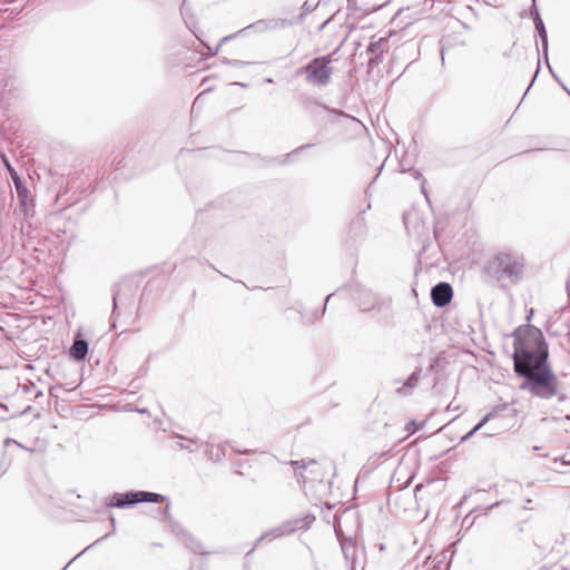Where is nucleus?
<instances>
[{"label": "nucleus", "instance_id": "f257e3e1", "mask_svg": "<svg viewBox=\"0 0 570 570\" xmlns=\"http://www.w3.org/2000/svg\"><path fill=\"white\" fill-rule=\"evenodd\" d=\"M548 356V344L540 330L531 328L523 338H515L513 363L514 372L524 379L521 389L543 400L558 396L562 401L564 395H559L560 383Z\"/></svg>", "mask_w": 570, "mask_h": 570}, {"label": "nucleus", "instance_id": "f03ea898", "mask_svg": "<svg viewBox=\"0 0 570 570\" xmlns=\"http://www.w3.org/2000/svg\"><path fill=\"white\" fill-rule=\"evenodd\" d=\"M524 257L515 252H500L487 264L489 273L498 279H508L511 283L520 281L524 271Z\"/></svg>", "mask_w": 570, "mask_h": 570}, {"label": "nucleus", "instance_id": "7ed1b4c3", "mask_svg": "<svg viewBox=\"0 0 570 570\" xmlns=\"http://www.w3.org/2000/svg\"><path fill=\"white\" fill-rule=\"evenodd\" d=\"M327 57H317L312 59L303 70L306 73L305 80L314 86L323 87L331 81L333 68Z\"/></svg>", "mask_w": 570, "mask_h": 570}, {"label": "nucleus", "instance_id": "20e7f679", "mask_svg": "<svg viewBox=\"0 0 570 570\" xmlns=\"http://www.w3.org/2000/svg\"><path fill=\"white\" fill-rule=\"evenodd\" d=\"M166 500H167L166 497L158 494V493H154V492L129 491L126 493H115L109 499L108 505L122 509V508H128V507L135 505L140 502L157 503V502H164Z\"/></svg>", "mask_w": 570, "mask_h": 570}, {"label": "nucleus", "instance_id": "39448f33", "mask_svg": "<svg viewBox=\"0 0 570 570\" xmlns=\"http://www.w3.org/2000/svg\"><path fill=\"white\" fill-rule=\"evenodd\" d=\"M354 299L362 312L372 311L380 305L379 297L365 287H357L354 292Z\"/></svg>", "mask_w": 570, "mask_h": 570}, {"label": "nucleus", "instance_id": "423d86ee", "mask_svg": "<svg viewBox=\"0 0 570 570\" xmlns=\"http://www.w3.org/2000/svg\"><path fill=\"white\" fill-rule=\"evenodd\" d=\"M286 26H287V21L283 20V19L258 20V21L247 26L246 28L239 30L238 32L223 38L222 41H227L229 39H233L236 36H238L239 33H243V32H245L248 29H253L256 32H264L266 30L285 28Z\"/></svg>", "mask_w": 570, "mask_h": 570}, {"label": "nucleus", "instance_id": "0eeeda50", "mask_svg": "<svg viewBox=\"0 0 570 570\" xmlns=\"http://www.w3.org/2000/svg\"><path fill=\"white\" fill-rule=\"evenodd\" d=\"M453 296L452 287L449 283L440 282L431 289V299L438 307L448 305Z\"/></svg>", "mask_w": 570, "mask_h": 570}, {"label": "nucleus", "instance_id": "6e6552de", "mask_svg": "<svg viewBox=\"0 0 570 570\" xmlns=\"http://www.w3.org/2000/svg\"><path fill=\"white\" fill-rule=\"evenodd\" d=\"M295 527L289 524V523H284L279 527H276L267 532H265L264 534H262L258 539H257V543L262 542L263 540L265 539H275V538H281L285 534H291L295 531Z\"/></svg>", "mask_w": 570, "mask_h": 570}, {"label": "nucleus", "instance_id": "1a4fd4ad", "mask_svg": "<svg viewBox=\"0 0 570 570\" xmlns=\"http://www.w3.org/2000/svg\"><path fill=\"white\" fill-rule=\"evenodd\" d=\"M70 356L76 361H82L88 353V342L82 338H76L70 347Z\"/></svg>", "mask_w": 570, "mask_h": 570}, {"label": "nucleus", "instance_id": "9d476101", "mask_svg": "<svg viewBox=\"0 0 570 570\" xmlns=\"http://www.w3.org/2000/svg\"><path fill=\"white\" fill-rule=\"evenodd\" d=\"M316 462L313 460H299V461H291V465L294 468L295 474L297 476L298 482L306 483L308 478L301 472V470H306L308 465L315 464Z\"/></svg>", "mask_w": 570, "mask_h": 570}, {"label": "nucleus", "instance_id": "9b49d317", "mask_svg": "<svg viewBox=\"0 0 570 570\" xmlns=\"http://www.w3.org/2000/svg\"><path fill=\"white\" fill-rule=\"evenodd\" d=\"M535 30L538 31V35L540 37L541 43H542V50L546 58H548V35L544 27V23L541 19V17L537 18V22H534Z\"/></svg>", "mask_w": 570, "mask_h": 570}, {"label": "nucleus", "instance_id": "f8f14e48", "mask_svg": "<svg viewBox=\"0 0 570 570\" xmlns=\"http://www.w3.org/2000/svg\"><path fill=\"white\" fill-rule=\"evenodd\" d=\"M387 49V40L385 38H380L376 41H373L368 46V51L374 55L375 57H379L383 55Z\"/></svg>", "mask_w": 570, "mask_h": 570}, {"label": "nucleus", "instance_id": "ddd939ff", "mask_svg": "<svg viewBox=\"0 0 570 570\" xmlns=\"http://www.w3.org/2000/svg\"><path fill=\"white\" fill-rule=\"evenodd\" d=\"M183 541L187 548H189L195 553H205L202 544L194 539L189 533L183 532Z\"/></svg>", "mask_w": 570, "mask_h": 570}, {"label": "nucleus", "instance_id": "4468645a", "mask_svg": "<svg viewBox=\"0 0 570 570\" xmlns=\"http://www.w3.org/2000/svg\"><path fill=\"white\" fill-rule=\"evenodd\" d=\"M420 372H421V368H416L409 377L407 380L405 381L404 383V386L403 387H400L397 389V393L399 394H406L404 392V389L405 387H414L419 381V375H420Z\"/></svg>", "mask_w": 570, "mask_h": 570}, {"label": "nucleus", "instance_id": "2eb2a0df", "mask_svg": "<svg viewBox=\"0 0 570 570\" xmlns=\"http://www.w3.org/2000/svg\"><path fill=\"white\" fill-rule=\"evenodd\" d=\"M492 416V413H488L485 414L481 420L480 422L469 432L466 433L465 435H463L461 438V441H466L469 440L472 435H474L478 431H480L488 422L489 420L491 419Z\"/></svg>", "mask_w": 570, "mask_h": 570}, {"label": "nucleus", "instance_id": "dca6fc26", "mask_svg": "<svg viewBox=\"0 0 570 570\" xmlns=\"http://www.w3.org/2000/svg\"><path fill=\"white\" fill-rule=\"evenodd\" d=\"M226 63H228L235 68H240V67L247 65L248 62L242 61V60H226Z\"/></svg>", "mask_w": 570, "mask_h": 570}, {"label": "nucleus", "instance_id": "f3484780", "mask_svg": "<svg viewBox=\"0 0 570 570\" xmlns=\"http://www.w3.org/2000/svg\"><path fill=\"white\" fill-rule=\"evenodd\" d=\"M163 514H164V519L167 520V521H171V517H170V505L169 503L166 504L164 511H163Z\"/></svg>", "mask_w": 570, "mask_h": 570}, {"label": "nucleus", "instance_id": "a211bd4d", "mask_svg": "<svg viewBox=\"0 0 570 570\" xmlns=\"http://www.w3.org/2000/svg\"><path fill=\"white\" fill-rule=\"evenodd\" d=\"M531 16L533 18V21L537 22V18L540 17L539 11L537 10L535 6L531 8Z\"/></svg>", "mask_w": 570, "mask_h": 570}, {"label": "nucleus", "instance_id": "6ab92c4d", "mask_svg": "<svg viewBox=\"0 0 570 570\" xmlns=\"http://www.w3.org/2000/svg\"><path fill=\"white\" fill-rule=\"evenodd\" d=\"M179 446H180L181 449L188 450L189 452H194V451H195V449H194V448H191L190 445H186V444H184V443H180V444H179Z\"/></svg>", "mask_w": 570, "mask_h": 570}, {"label": "nucleus", "instance_id": "aec40b11", "mask_svg": "<svg viewBox=\"0 0 570 570\" xmlns=\"http://www.w3.org/2000/svg\"><path fill=\"white\" fill-rule=\"evenodd\" d=\"M118 301H119V293H115L114 294V306H115V308L117 307Z\"/></svg>", "mask_w": 570, "mask_h": 570}, {"label": "nucleus", "instance_id": "412c9836", "mask_svg": "<svg viewBox=\"0 0 570 570\" xmlns=\"http://www.w3.org/2000/svg\"><path fill=\"white\" fill-rule=\"evenodd\" d=\"M10 442H13V443H14L16 445H18V446H22L19 442L13 441V440H11V439H7V440L4 441L6 445H8Z\"/></svg>", "mask_w": 570, "mask_h": 570}, {"label": "nucleus", "instance_id": "4be33fe9", "mask_svg": "<svg viewBox=\"0 0 570 570\" xmlns=\"http://www.w3.org/2000/svg\"><path fill=\"white\" fill-rule=\"evenodd\" d=\"M333 296V294H330L326 299H325V305H327V303L330 302L331 297ZM324 308H326V306H324Z\"/></svg>", "mask_w": 570, "mask_h": 570}, {"label": "nucleus", "instance_id": "5701e85b", "mask_svg": "<svg viewBox=\"0 0 570 570\" xmlns=\"http://www.w3.org/2000/svg\"><path fill=\"white\" fill-rule=\"evenodd\" d=\"M494 433H495V432H484V433H483V435H484V436H492V435H494Z\"/></svg>", "mask_w": 570, "mask_h": 570}, {"label": "nucleus", "instance_id": "b1692460", "mask_svg": "<svg viewBox=\"0 0 570 570\" xmlns=\"http://www.w3.org/2000/svg\"><path fill=\"white\" fill-rule=\"evenodd\" d=\"M234 85H236V86H240V87H246V85H245V83H243V82H234Z\"/></svg>", "mask_w": 570, "mask_h": 570}, {"label": "nucleus", "instance_id": "393cba45", "mask_svg": "<svg viewBox=\"0 0 570 570\" xmlns=\"http://www.w3.org/2000/svg\"><path fill=\"white\" fill-rule=\"evenodd\" d=\"M220 455H219V449H217V453H216V460H219Z\"/></svg>", "mask_w": 570, "mask_h": 570}, {"label": "nucleus", "instance_id": "a878e982", "mask_svg": "<svg viewBox=\"0 0 570 570\" xmlns=\"http://www.w3.org/2000/svg\"><path fill=\"white\" fill-rule=\"evenodd\" d=\"M414 422H411L410 428H406V431H410V429H413Z\"/></svg>", "mask_w": 570, "mask_h": 570}, {"label": "nucleus", "instance_id": "bb28decb", "mask_svg": "<svg viewBox=\"0 0 570 570\" xmlns=\"http://www.w3.org/2000/svg\"><path fill=\"white\" fill-rule=\"evenodd\" d=\"M414 422H411L410 428H406V431H410V429H413Z\"/></svg>", "mask_w": 570, "mask_h": 570}, {"label": "nucleus", "instance_id": "cd10ccee", "mask_svg": "<svg viewBox=\"0 0 570 570\" xmlns=\"http://www.w3.org/2000/svg\"><path fill=\"white\" fill-rule=\"evenodd\" d=\"M414 422H411L410 428H406V431H410V429H413Z\"/></svg>", "mask_w": 570, "mask_h": 570}, {"label": "nucleus", "instance_id": "c85d7f7f", "mask_svg": "<svg viewBox=\"0 0 570 570\" xmlns=\"http://www.w3.org/2000/svg\"><path fill=\"white\" fill-rule=\"evenodd\" d=\"M562 88L570 95L569 89L564 85H562Z\"/></svg>", "mask_w": 570, "mask_h": 570}, {"label": "nucleus", "instance_id": "c756f323", "mask_svg": "<svg viewBox=\"0 0 570 570\" xmlns=\"http://www.w3.org/2000/svg\"><path fill=\"white\" fill-rule=\"evenodd\" d=\"M532 314H533V311H531V313L529 314V316H527V320H530V317H532Z\"/></svg>", "mask_w": 570, "mask_h": 570}, {"label": "nucleus", "instance_id": "7c9ffc66", "mask_svg": "<svg viewBox=\"0 0 570 570\" xmlns=\"http://www.w3.org/2000/svg\"><path fill=\"white\" fill-rule=\"evenodd\" d=\"M532 314H533V311H531V313L529 314V316H527V320H530V317H532Z\"/></svg>", "mask_w": 570, "mask_h": 570}, {"label": "nucleus", "instance_id": "2f4dec72", "mask_svg": "<svg viewBox=\"0 0 570 570\" xmlns=\"http://www.w3.org/2000/svg\"><path fill=\"white\" fill-rule=\"evenodd\" d=\"M307 147H311V145H307V146H302L299 149H305Z\"/></svg>", "mask_w": 570, "mask_h": 570}, {"label": "nucleus", "instance_id": "473e14b6", "mask_svg": "<svg viewBox=\"0 0 570 570\" xmlns=\"http://www.w3.org/2000/svg\"><path fill=\"white\" fill-rule=\"evenodd\" d=\"M421 189H422V191L426 195V193H425V190H424V186H423V185L421 186Z\"/></svg>", "mask_w": 570, "mask_h": 570}]
</instances>
